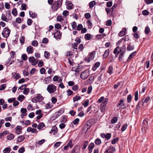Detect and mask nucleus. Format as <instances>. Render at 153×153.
<instances>
[{"instance_id": "23", "label": "nucleus", "mask_w": 153, "mask_h": 153, "mask_svg": "<svg viewBox=\"0 0 153 153\" xmlns=\"http://www.w3.org/2000/svg\"><path fill=\"white\" fill-rule=\"evenodd\" d=\"M1 19L4 21L7 22L8 21V19L6 17L5 15L4 14H2L1 17Z\"/></svg>"}, {"instance_id": "18", "label": "nucleus", "mask_w": 153, "mask_h": 153, "mask_svg": "<svg viewBox=\"0 0 153 153\" xmlns=\"http://www.w3.org/2000/svg\"><path fill=\"white\" fill-rule=\"evenodd\" d=\"M88 122H87V123L85 125L84 127L83 128V130L85 132L87 131L91 126V125L89 126L88 124Z\"/></svg>"}, {"instance_id": "36", "label": "nucleus", "mask_w": 153, "mask_h": 153, "mask_svg": "<svg viewBox=\"0 0 153 153\" xmlns=\"http://www.w3.org/2000/svg\"><path fill=\"white\" fill-rule=\"evenodd\" d=\"M81 98V97L79 96H76L74 97L73 98V101L74 102L78 101L80 100Z\"/></svg>"}, {"instance_id": "13", "label": "nucleus", "mask_w": 153, "mask_h": 153, "mask_svg": "<svg viewBox=\"0 0 153 153\" xmlns=\"http://www.w3.org/2000/svg\"><path fill=\"white\" fill-rule=\"evenodd\" d=\"M15 130L16 131V133L17 134H21L22 133V127L21 126H17L15 128Z\"/></svg>"}, {"instance_id": "14", "label": "nucleus", "mask_w": 153, "mask_h": 153, "mask_svg": "<svg viewBox=\"0 0 153 153\" xmlns=\"http://www.w3.org/2000/svg\"><path fill=\"white\" fill-rule=\"evenodd\" d=\"M115 150V148L114 147H110L105 152V153H113Z\"/></svg>"}, {"instance_id": "25", "label": "nucleus", "mask_w": 153, "mask_h": 153, "mask_svg": "<svg viewBox=\"0 0 153 153\" xmlns=\"http://www.w3.org/2000/svg\"><path fill=\"white\" fill-rule=\"evenodd\" d=\"M117 119L118 118L116 116L113 117L111 121V124H113L116 123L117 122Z\"/></svg>"}, {"instance_id": "50", "label": "nucleus", "mask_w": 153, "mask_h": 153, "mask_svg": "<svg viewBox=\"0 0 153 153\" xmlns=\"http://www.w3.org/2000/svg\"><path fill=\"white\" fill-rule=\"evenodd\" d=\"M38 42L36 40L33 41L32 42V45L34 46L37 47L38 45Z\"/></svg>"}, {"instance_id": "58", "label": "nucleus", "mask_w": 153, "mask_h": 153, "mask_svg": "<svg viewBox=\"0 0 153 153\" xmlns=\"http://www.w3.org/2000/svg\"><path fill=\"white\" fill-rule=\"evenodd\" d=\"M83 28V26L81 24L78 25L77 27V30H81Z\"/></svg>"}, {"instance_id": "24", "label": "nucleus", "mask_w": 153, "mask_h": 153, "mask_svg": "<svg viewBox=\"0 0 153 153\" xmlns=\"http://www.w3.org/2000/svg\"><path fill=\"white\" fill-rule=\"evenodd\" d=\"M51 76H48L46 78H45L44 79V81L45 82V83L46 84H48L49 83V82L51 81Z\"/></svg>"}, {"instance_id": "45", "label": "nucleus", "mask_w": 153, "mask_h": 153, "mask_svg": "<svg viewBox=\"0 0 153 153\" xmlns=\"http://www.w3.org/2000/svg\"><path fill=\"white\" fill-rule=\"evenodd\" d=\"M105 100V99H104V97H102L98 100L97 102L99 103H100L104 101Z\"/></svg>"}, {"instance_id": "49", "label": "nucleus", "mask_w": 153, "mask_h": 153, "mask_svg": "<svg viewBox=\"0 0 153 153\" xmlns=\"http://www.w3.org/2000/svg\"><path fill=\"white\" fill-rule=\"evenodd\" d=\"M134 99L136 101L138 100V91H137L135 92L134 94Z\"/></svg>"}, {"instance_id": "19", "label": "nucleus", "mask_w": 153, "mask_h": 153, "mask_svg": "<svg viewBox=\"0 0 153 153\" xmlns=\"http://www.w3.org/2000/svg\"><path fill=\"white\" fill-rule=\"evenodd\" d=\"M126 30V28H123V30L120 32L118 35L120 36H124L125 34V32Z\"/></svg>"}, {"instance_id": "21", "label": "nucleus", "mask_w": 153, "mask_h": 153, "mask_svg": "<svg viewBox=\"0 0 153 153\" xmlns=\"http://www.w3.org/2000/svg\"><path fill=\"white\" fill-rule=\"evenodd\" d=\"M15 136L13 134H11L7 136V139L8 140H10L14 139Z\"/></svg>"}, {"instance_id": "35", "label": "nucleus", "mask_w": 153, "mask_h": 153, "mask_svg": "<svg viewBox=\"0 0 153 153\" xmlns=\"http://www.w3.org/2000/svg\"><path fill=\"white\" fill-rule=\"evenodd\" d=\"M124 54V51H122L120 53L118 58L119 61H121L123 60V56Z\"/></svg>"}, {"instance_id": "27", "label": "nucleus", "mask_w": 153, "mask_h": 153, "mask_svg": "<svg viewBox=\"0 0 153 153\" xmlns=\"http://www.w3.org/2000/svg\"><path fill=\"white\" fill-rule=\"evenodd\" d=\"M45 126V124L43 123H41L38 126L37 128L39 129H41Z\"/></svg>"}, {"instance_id": "43", "label": "nucleus", "mask_w": 153, "mask_h": 153, "mask_svg": "<svg viewBox=\"0 0 153 153\" xmlns=\"http://www.w3.org/2000/svg\"><path fill=\"white\" fill-rule=\"evenodd\" d=\"M67 7V8L68 10L72 9L73 8V5L72 3H69Z\"/></svg>"}, {"instance_id": "46", "label": "nucleus", "mask_w": 153, "mask_h": 153, "mask_svg": "<svg viewBox=\"0 0 153 153\" xmlns=\"http://www.w3.org/2000/svg\"><path fill=\"white\" fill-rule=\"evenodd\" d=\"M29 88H24L23 93L25 94H27L29 92Z\"/></svg>"}, {"instance_id": "55", "label": "nucleus", "mask_w": 153, "mask_h": 153, "mask_svg": "<svg viewBox=\"0 0 153 153\" xmlns=\"http://www.w3.org/2000/svg\"><path fill=\"white\" fill-rule=\"evenodd\" d=\"M150 28L148 27H145V33L146 34H149V32L150 31Z\"/></svg>"}, {"instance_id": "9", "label": "nucleus", "mask_w": 153, "mask_h": 153, "mask_svg": "<svg viewBox=\"0 0 153 153\" xmlns=\"http://www.w3.org/2000/svg\"><path fill=\"white\" fill-rule=\"evenodd\" d=\"M54 36L57 39H60L62 36V34L59 31L57 30L54 33Z\"/></svg>"}, {"instance_id": "37", "label": "nucleus", "mask_w": 153, "mask_h": 153, "mask_svg": "<svg viewBox=\"0 0 153 153\" xmlns=\"http://www.w3.org/2000/svg\"><path fill=\"white\" fill-rule=\"evenodd\" d=\"M96 2L94 1H93L91 2L89 4V7L91 8L96 4Z\"/></svg>"}, {"instance_id": "16", "label": "nucleus", "mask_w": 153, "mask_h": 153, "mask_svg": "<svg viewBox=\"0 0 153 153\" xmlns=\"http://www.w3.org/2000/svg\"><path fill=\"white\" fill-rule=\"evenodd\" d=\"M95 53V51H93L91 53L88 59V62H90L91 60H93L94 59Z\"/></svg>"}, {"instance_id": "5", "label": "nucleus", "mask_w": 153, "mask_h": 153, "mask_svg": "<svg viewBox=\"0 0 153 153\" xmlns=\"http://www.w3.org/2000/svg\"><path fill=\"white\" fill-rule=\"evenodd\" d=\"M29 61L33 65H35L37 64L38 60L35 59L33 56H31L29 58Z\"/></svg>"}, {"instance_id": "56", "label": "nucleus", "mask_w": 153, "mask_h": 153, "mask_svg": "<svg viewBox=\"0 0 153 153\" xmlns=\"http://www.w3.org/2000/svg\"><path fill=\"white\" fill-rule=\"evenodd\" d=\"M135 53L136 51L134 52L131 53L129 56L128 57V59H130L132 58L135 56Z\"/></svg>"}, {"instance_id": "6", "label": "nucleus", "mask_w": 153, "mask_h": 153, "mask_svg": "<svg viewBox=\"0 0 153 153\" xmlns=\"http://www.w3.org/2000/svg\"><path fill=\"white\" fill-rule=\"evenodd\" d=\"M147 120V119H145L143 121L142 125V128H141L142 131H145L147 129L148 125Z\"/></svg>"}, {"instance_id": "29", "label": "nucleus", "mask_w": 153, "mask_h": 153, "mask_svg": "<svg viewBox=\"0 0 153 153\" xmlns=\"http://www.w3.org/2000/svg\"><path fill=\"white\" fill-rule=\"evenodd\" d=\"M150 100V97H147L145 100L143 99L142 100L141 102L142 104H143L145 103H147Z\"/></svg>"}, {"instance_id": "4", "label": "nucleus", "mask_w": 153, "mask_h": 153, "mask_svg": "<svg viewBox=\"0 0 153 153\" xmlns=\"http://www.w3.org/2000/svg\"><path fill=\"white\" fill-rule=\"evenodd\" d=\"M108 101V99L107 98H105L104 101L102 102L101 104L100 110L102 112H104L105 110L106 104Z\"/></svg>"}, {"instance_id": "59", "label": "nucleus", "mask_w": 153, "mask_h": 153, "mask_svg": "<svg viewBox=\"0 0 153 153\" xmlns=\"http://www.w3.org/2000/svg\"><path fill=\"white\" fill-rule=\"evenodd\" d=\"M132 98L130 94L128 96L127 98V102L128 103H130L131 102Z\"/></svg>"}, {"instance_id": "44", "label": "nucleus", "mask_w": 153, "mask_h": 153, "mask_svg": "<svg viewBox=\"0 0 153 153\" xmlns=\"http://www.w3.org/2000/svg\"><path fill=\"white\" fill-rule=\"evenodd\" d=\"M12 14L14 15V16H16L17 15V12L16 8L13 9L12 11Z\"/></svg>"}, {"instance_id": "33", "label": "nucleus", "mask_w": 153, "mask_h": 153, "mask_svg": "<svg viewBox=\"0 0 153 153\" xmlns=\"http://www.w3.org/2000/svg\"><path fill=\"white\" fill-rule=\"evenodd\" d=\"M95 143L96 145H100L101 143V141L100 139L97 138L95 140Z\"/></svg>"}, {"instance_id": "10", "label": "nucleus", "mask_w": 153, "mask_h": 153, "mask_svg": "<svg viewBox=\"0 0 153 153\" xmlns=\"http://www.w3.org/2000/svg\"><path fill=\"white\" fill-rule=\"evenodd\" d=\"M117 5L116 4H114L112 8H106L105 9V10L107 13H112L113 11L115 8L117 7Z\"/></svg>"}, {"instance_id": "51", "label": "nucleus", "mask_w": 153, "mask_h": 153, "mask_svg": "<svg viewBox=\"0 0 153 153\" xmlns=\"http://www.w3.org/2000/svg\"><path fill=\"white\" fill-rule=\"evenodd\" d=\"M119 139L118 137H117L111 141V143L113 144L116 143L118 141Z\"/></svg>"}, {"instance_id": "15", "label": "nucleus", "mask_w": 153, "mask_h": 153, "mask_svg": "<svg viewBox=\"0 0 153 153\" xmlns=\"http://www.w3.org/2000/svg\"><path fill=\"white\" fill-rule=\"evenodd\" d=\"M122 52V49L119 47H117L114 50L113 53L114 54H119Z\"/></svg>"}, {"instance_id": "11", "label": "nucleus", "mask_w": 153, "mask_h": 153, "mask_svg": "<svg viewBox=\"0 0 153 153\" xmlns=\"http://www.w3.org/2000/svg\"><path fill=\"white\" fill-rule=\"evenodd\" d=\"M124 100L121 99L120 100V102L117 104V106H120V108H124L126 107L125 105L123 103Z\"/></svg>"}, {"instance_id": "8", "label": "nucleus", "mask_w": 153, "mask_h": 153, "mask_svg": "<svg viewBox=\"0 0 153 153\" xmlns=\"http://www.w3.org/2000/svg\"><path fill=\"white\" fill-rule=\"evenodd\" d=\"M43 99L42 97L40 94H38L37 96L33 98L32 101L33 102H36L39 100H42Z\"/></svg>"}, {"instance_id": "12", "label": "nucleus", "mask_w": 153, "mask_h": 153, "mask_svg": "<svg viewBox=\"0 0 153 153\" xmlns=\"http://www.w3.org/2000/svg\"><path fill=\"white\" fill-rule=\"evenodd\" d=\"M80 147L79 146L77 145L74 148L71 153H79L80 152Z\"/></svg>"}, {"instance_id": "52", "label": "nucleus", "mask_w": 153, "mask_h": 153, "mask_svg": "<svg viewBox=\"0 0 153 153\" xmlns=\"http://www.w3.org/2000/svg\"><path fill=\"white\" fill-rule=\"evenodd\" d=\"M128 126L127 124H124L121 128V130L122 131H124L127 128Z\"/></svg>"}, {"instance_id": "31", "label": "nucleus", "mask_w": 153, "mask_h": 153, "mask_svg": "<svg viewBox=\"0 0 153 153\" xmlns=\"http://www.w3.org/2000/svg\"><path fill=\"white\" fill-rule=\"evenodd\" d=\"M45 141V139H42L41 140H39L38 142H37L36 143V146H37V145L39 144V145H41L43 143H44Z\"/></svg>"}, {"instance_id": "41", "label": "nucleus", "mask_w": 153, "mask_h": 153, "mask_svg": "<svg viewBox=\"0 0 153 153\" xmlns=\"http://www.w3.org/2000/svg\"><path fill=\"white\" fill-rule=\"evenodd\" d=\"M67 95L70 96L73 94V92L71 90L69 89L67 91Z\"/></svg>"}, {"instance_id": "32", "label": "nucleus", "mask_w": 153, "mask_h": 153, "mask_svg": "<svg viewBox=\"0 0 153 153\" xmlns=\"http://www.w3.org/2000/svg\"><path fill=\"white\" fill-rule=\"evenodd\" d=\"M10 150L11 149L10 147H7L4 150L3 152L4 153H9Z\"/></svg>"}, {"instance_id": "22", "label": "nucleus", "mask_w": 153, "mask_h": 153, "mask_svg": "<svg viewBox=\"0 0 153 153\" xmlns=\"http://www.w3.org/2000/svg\"><path fill=\"white\" fill-rule=\"evenodd\" d=\"M100 65V62H96L94 66L92 68L93 70L94 71H95L96 70L97 68H98L99 67Z\"/></svg>"}, {"instance_id": "1", "label": "nucleus", "mask_w": 153, "mask_h": 153, "mask_svg": "<svg viewBox=\"0 0 153 153\" xmlns=\"http://www.w3.org/2000/svg\"><path fill=\"white\" fill-rule=\"evenodd\" d=\"M62 3V0H57L55 1L51 6V9L53 11H56L61 7Z\"/></svg>"}, {"instance_id": "40", "label": "nucleus", "mask_w": 153, "mask_h": 153, "mask_svg": "<svg viewBox=\"0 0 153 153\" xmlns=\"http://www.w3.org/2000/svg\"><path fill=\"white\" fill-rule=\"evenodd\" d=\"M113 68L112 66H110L108 68V71L107 72L110 74H111L113 72Z\"/></svg>"}, {"instance_id": "64", "label": "nucleus", "mask_w": 153, "mask_h": 153, "mask_svg": "<svg viewBox=\"0 0 153 153\" xmlns=\"http://www.w3.org/2000/svg\"><path fill=\"white\" fill-rule=\"evenodd\" d=\"M85 17L87 19L90 18L91 17L90 14L89 13H87L85 14Z\"/></svg>"}, {"instance_id": "42", "label": "nucleus", "mask_w": 153, "mask_h": 153, "mask_svg": "<svg viewBox=\"0 0 153 153\" xmlns=\"http://www.w3.org/2000/svg\"><path fill=\"white\" fill-rule=\"evenodd\" d=\"M50 53L49 52L47 51H45L44 52V56L46 58L48 59Z\"/></svg>"}, {"instance_id": "53", "label": "nucleus", "mask_w": 153, "mask_h": 153, "mask_svg": "<svg viewBox=\"0 0 153 153\" xmlns=\"http://www.w3.org/2000/svg\"><path fill=\"white\" fill-rule=\"evenodd\" d=\"M27 5L25 4H22L21 5V8L22 10H26V9Z\"/></svg>"}, {"instance_id": "17", "label": "nucleus", "mask_w": 153, "mask_h": 153, "mask_svg": "<svg viewBox=\"0 0 153 153\" xmlns=\"http://www.w3.org/2000/svg\"><path fill=\"white\" fill-rule=\"evenodd\" d=\"M27 51L28 54L32 53L33 52V48L30 46H28L27 48Z\"/></svg>"}, {"instance_id": "38", "label": "nucleus", "mask_w": 153, "mask_h": 153, "mask_svg": "<svg viewBox=\"0 0 153 153\" xmlns=\"http://www.w3.org/2000/svg\"><path fill=\"white\" fill-rule=\"evenodd\" d=\"M20 41L21 44H24L25 41V37L24 36H21L20 38Z\"/></svg>"}, {"instance_id": "2", "label": "nucleus", "mask_w": 153, "mask_h": 153, "mask_svg": "<svg viewBox=\"0 0 153 153\" xmlns=\"http://www.w3.org/2000/svg\"><path fill=\"white\" fill-rule=\"evenodd\" d=\"M56 88L55 86L53 84H51L48 85L47 90L50 93H53L56 90Z\"/></svg>"}, {"instance_id": "62", "label": "nucleus", "mask_w": 153, "mask_h": 153, "mask_svg": "<svg viewBox=\"0 0 153 153\" xmlns=\"http://www.w3.org/2000/svg\"><path fill=\"white\" fill-rule=\"evenodd\" d=\"M111 136V135L110 133H107L106 134H105V138L107 140H109Z\"/></svg>"}, {"instance_id": "60", "label": "nucleus", "mask_w": 153, "mask_h": 153, "mask_svg": "<svg viewBox=\"0 0 153 153\" xmlns=\"http://www.w3.org/2000/svg\"><path fill=\"white\" fill-rule=\"evenodd\" d=\"M134 48V46L133 45H129L127 47V49L128 51H131Z\"/></svg>"}, {"instance_id": "7", "label": "nucleus", "mask_w": 153, "mask_h": 153, "mask_svg": "<svg viewBox=\"0 0 153 153\" xmlns=\"http://www.w3.org/2000/svg\"><path fill=\"white\" fill-rule=\"evenodd\" d=\"M89 76V74L87 70L83 71L80 74V76L81 78L85 79L87 78Z\"/></svg>"}, {"instance_id": "61", "label": "nucleus", "mask_w": 153, "mask_h": 153, "mask_svg": "<svg viewBox=\"0 0 153 153\" xmlns=\"http://www.w3.org/2000/svg\"><path fill=\"white\" fill-rule=\"evenodd\" d=\"M79 121V120L78 118H76L73 121V122L74 125H77Z\"/></svg>"}, {"instance_id": "28", "label": "nucleus", "mask_w": 153, "mask_h": 153, "mask_svg": "<svg viewBox=\"0 0 153 153\" xmlns=\"http://www.w3.org/2000/svg\"><path fill=\"white\" fill-rule=\"evenodd\" d=\"M91 38V35L89 33L86 34L85 36V38L87 40H90Z\"/></svg>"}, {"instance_id": "30", "label": "nucleus", "mask_w": 153, "mask_h": 153, "mask_svg": "<svg viewBox=\"0 0 153 153\" xmlns=\"http://www.w3.org/2000/svg\"><path fill=\"white\" fill-rule=\"evenodd\" d=\"M106 35L105 34L103 33L101 34L97 35L96 37L98 39H101L102 38H103L104 36H105Z\"/></svg>"}, {"instance_id": "3", "label": "nucleus", "mask_w": 153, "mask_h": 153, "mask_svg": "<svg viewBox=\"0 0 153 153\" xmlns=\"http://www.w3.org/2000/svg\"><path fill=\"white\" fill-rule=\"evenodd\" d=\"M10 30L6 27L4 28L2 33V34L4 37L7 38L9 36Z\"/></svg>"}, {"instance_id": "48", "label": "nucleus", "mask_w": 153, "mask_h": 153, "mask_svg": "<svg viewBox=\"0 0 153 153\" xmlns=\"http://www.w3.org/2000/svg\"><path fill=\"white\" fill-rule=\"evenodd\" d=\"M71 25L73 29H75L76 27V23L74 21L71 23Z\"/></svg>"}, {"instance_id": "54", "label": "nucleus", "mask_w": 153, "mask_h": 153, "mask_svg": "<svg viewBox=\"0 0 153 153\" xmlns=\"http://www.w3.org/2000/svg\"><path fill=\"white\" fill-rule=\"evenodd\" d=\"M72 140H70L69 141L68 143L67 144V146H68V147H70L71 148L73 146V145L72 144Z\"/></svg>"}, {"instance_id": "20", "label": "nucleus", "mask_w": 153, "mask_h": 153, "mask_svg": "<svg viewBox=\"0 0 153 153\" xmlns=\"http://www.w3.org/2000/svg\"><path fill=\"white\" fill-rule=\"evenodd\" d=\"M25 138L24 136H20L17 138V141L19 142H21L23 141Z\"/></svg>"}, {"instance_id": "26", "label": "nucleus", "mask_w": 153, "mask_h": 153, "mask_svg": "<svg viewBox=\"0 0 153 153\" xmlns=\"http://www.w3.org/2000/svg\"><path fill=\"white\" fill-rule=\"evenodd\" d=\"M109 50H106L103 55V57L104 58H106L109 55Z\"/></svg>"}, {"instance_id": "47", "label": "nucleus", "mask_w": 153, "mask_h": 153, "mask_svg": "<svg viewBox=\"0 0 153 153\" xmlns=\"http://www.w3.org/2000/svg\"><path fill=\"white\" fill-rule=\"evenodd\" d=\"M57 21L60 22L63 20V19L62 16H58L57 17Z\"/></svg>"}, {"instance_id": "34", "label": "nucleus", "mask_w": 153, "mask_h": 153, "mask_svg": "<svg viewBox=\"0 0 153 153\" xmlns=\"http://www.w3.org/2000/svg\"><path fill=\"white\" fill-rule=\"evenodd\" d=\"M53 132V134L57 132V128H53L51 130V131L50 132V133H52Z\"/></svg>"}, {"instance_id": "57", "label": "nucleus", "mask_w": 153, "mask_h": 153, "mask_svg": "<svg viewBox=\"0 0 153 153\" xmlns=\"http://www.w3.org/2000/svg\"><path fill=\"white\" fill-rule=\"evenodd\" d=\"M57 29H58L61 28V26L60 24L59 23L56 24L54 26Z\"/></svg>"}, {"instance_id": "63", "label": "nucleus", "mask_w": 153, "mask_h": 153, "mask_svg": "<svg viewBox=\"0 0 153 153\" xmlns=\"http://www.w3.org/2000/svg\"><path fill=\"white\" fill-rule=\"evenodd\" d=\"M112 5V2L111 1H108L107 3L106 6L107 7H110Z\"/></svg>"}, {"instance_id": "39", "label": "nucleus", "mask_w": 153, "mask_h": 153, "mask_svg": "<svg viewBox=\"0 0 153 153\" xmlns=\"http://www.w3.org/2000/svg\"><path fill=\"white\" fill-rule=\"evenodd\" d=\"M24 98H25V97L23 95H20L17 98V99L20 101H22L23 100Z\"/></svg>"}]
</instances>
